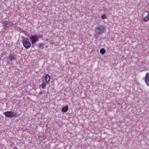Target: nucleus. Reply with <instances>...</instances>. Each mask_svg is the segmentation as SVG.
Wrapping results in <instances>:
<instances>
[{"label": "nucleus", "mask_w": 149, "mask_h": 149, "mask_svg": "<svg viewBox=\"0 0 149 149\" xmlns=\"http://www.w3.org/2000/svg\"><path fill=\"white\" fill-rule=\"evenodd\" d=\"M95 32L98 34H101L105 31V27L102 25H98L95 29Z\"/></svg>", "instance_id": "nucleus-1"}, {"label": "nucleus", "mask_w": 149, "mask_h": 149, "mask_svg": "<svg viewBox=\"0 0 149 149\" xmlns=\"http://www.w3.org/2000/svg\"><path fill=\"white\" fill-rule=\"evenodd\" d=\"M23 45L26 49H29L31 46V44L30 40L27 38L24 39L22 41Z\"/></svg>", "instance_id": "nucleus-2"}, {"label": "nucleus", "mask_w": 149, "mask_h": 149, "mask_svg": "<svg viewBox=\"0 0 149 149\" xmlns=\"http://www.w3.org/2000/svg\"><path fill=\"white\" fill-rule=\"evenodd\" d=\"M4 114L7 117L11 118L16 116V113L12 111H7L4 113Z\"/></svg>", "instance_id": "nucleus-3"}, {"label": "nucleus", "mask_w": 149, "mask_h": 149, "mask_svg": "<svg viewBox=\"0 0 149 149\" xmlns=\"http://www.w3.org/2000/svg\"><path fill=\"white\" fill-rule=\"evenodd\" d=\"M145 77L146 83L147 85L149 86V73H146Z\"/></svg>", "instance_id": "nucleus-4"}, {"label": "nucleus", "mask_w": 149, "mask_h": 149, "mask_svg": "<svg viewBox=\"0 0 149 149\" xmlns=\"http://www.w3.org/2000/svg\"><path fill=\"white\" fill-rule=\"evenodd\" d=\"M8 58L12 62L16 58V56L13 54H10Z\"/></svg>", "instance_id": "nucleus-5"}, {"label": "nucleus", "mask_w": 149, "mask_h": 149, "mask_svg": "<svg viewBox=\"0 0 149 149\" xmlns=\"http://www.w3.org/2000/svg\"><path fill=\"white\" fill-rule=\"evenodd\" d=\"M30 40L33 44H34L36 41L38 40V38H30Z\"/></svg>", "instance_id": "nucleus-6"}, {"label": "nucleus", "mask_w": 149, "mask_h": 149, "mask_svg": "<svg viewBox=\"0 0 149 149\" xmlns=\"http://www.w3.org/2000/svg\"><path fill=\"white\" fill-rule=\"evenodd\" d=\"M45 80L46 83H48L50 81V76L48 74H46Z\"/></svg>", "instance_id": "nucleus-7"}, {"label": "nucleus", "mask_w": 149, "mask_h": 149, "mask_svg": "<svg viewBox=\"0 0 149 149\" xmlns=\"http://www.w3.org/2000/svg\"><path fill=\"white\" fill-rule=\"evenodd\" d=\"M68 110V107L67 106H65L63 107L62 109V111L63 112H66Z\"/></svg>", "instance_id": "nucleus-8"}, {"label": "nucleus", "mask_w": 149, "mask_h": 149, "mask_svg": "<svg viewBox=\"0 0 149 149\" xmlns=\"http://www.w3.org/2000/svg\"><path fill=\"white\" fill-rule=\"evenodd\" d=\"M44 44L42 43H39L38 45V47L39 49H42L44 47Z\"/></svg>", "instance_id": "nucleus-9"}, {"label": "nucleus", "mask_w": 149, "mask_h": 149, "mask_svg": "<svg viewBox=\"0 0 149 149\" xmlns=\"http://www.w3.org/2000/svg\"><path fill=\"white\" fill-rule=\"evenodd\" d=\"M149 20V13H147V16L144 18L143 20L144 22H147Z\"/></svg>", "instance_id": "nucleus-10"}, {"label": "nucleus", "mask_w": 149, "mask_h": 149, "mask_svg": "<svg viewBox=\"0 0 149 149\" xmlns=\"http://www.w3.org/2000/svg\"><path fill=\"white\" fill-rule=\"evenodd\" d=\"M105 52V49L103 48L101 49L100 50V52L102 54H104Z\"/></svg>", "instance_id": "nucleus-11"}, {"label": "nucleus", "mask_w": 149, "mask_h": 149, "mask_svg": "<svg viewBox=\"0 0 149 149\" xmlns=\"http://www.w3.org/2000/svg\"><path fill=\"white\" fill-rule=\"evenodd\" d=\"M40 86L42 88H45L46 86V84L44 83H42L40 85Z\"/></svg>", "instance_id": "nucleus-12"}, {"label": "nucleus", "mask_w": 149, "mask_h": 149, "mask_svg": "<svg viewBox=\"0 0 149 149\" xmlns=\"http://www.w3.org/2000/svg\"><path fill=\"white\" fill-rule=\"evenodd\" d=\"M101 17L102 19H105L106 18V17L105 15H102L101 16Z\"/></svg>", "instance_id": "nucleus-13"}, {"label": "nucleus", "mask_w": 149, "mask_h": 149, "mask_svg": "<svg viewBox=\"0 0 149 149\" xmlns=\"http://www.w3.org/2000/svg\"><path fill=\"white\" fill-rule=\"evenodd\" d=\"M42 91H41L39 93V94L41 95V94H42Z\"/></svg>", "instance_id": "nucleus-14"}, {"label": "nucleus", "mask_w": 149, "mask_h": 149, "mask_svg": "<svg viewBox=\"0 0 149 149\" xmlns=\"http://www.w3.org/2000/svg\"><path fill=\"white\" fill-rule=\"evenodd\" d=\"M31 37L33 38V37H36L35 36H32Z\"/></svg>", "instance_id": "nucleus-15"}, {"label": "nucleus", "mask_w": 149, "mask_h": 149, "mask_svg": "<svg viewBox=\"0 0 149 149\" xmlns=\"http://www.w3.org/2000/svg\"><path fill=\"white\" fill-rule=\"evenodd\" d=\"M13 149H17V148H13Z\"/></svg>", "instance_id": "nucleus-16"}]
</instances>
